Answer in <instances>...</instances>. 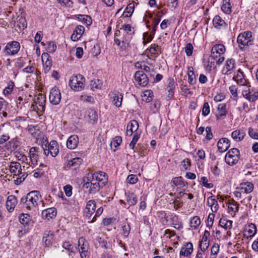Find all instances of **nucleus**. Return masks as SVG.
<instances>
[{
    "label": "nucleus",
    "mask_w": 258,
    "mask_h": 258,
    "mask_svg": "<svg viewBox=\"0 0 258 258\" xmlns=\"http://www.w3.org/2000/svg\"><path fill=\"white\" fill-rule=\"evenodd\" d=\"M43 62L44 71L45 73H48L52 66V60L48 53H43L41 56Z\"/></svg>",
    "instance_id": "14"
},
{
    "label": "nucleus",
    "mask_w": 258,
    "mask_h": 258,
    "mask_svg": "<svg viewBox=\"0 0 258 258\" xmlns=\"http://www.w3.org/2000/svg\"><path fill=\"white\" fill-rule=\"evenodd\" d=\"M79 143V137L76 135L71 136L67 142V147L69 149H75Z\"/></svg>",
    "instance_id": "23"
},
{
    "label": "nucleus",
    "mask_w": 258,
    "mask_h": 258,
    "mask_svg": "<svg viewBox=\"0 0 258 258\" xmlns=\"http://www.w3.org/2000/svg\"><path fill=\"white\" fill-rule=\"evenodd\" d=\"M17 21L18 25L20 29L24 30L27 27V22L25 18L22 16L18 17Z\"/></svg>",
    "instance_id": "46"
},
{
    "label": "nucleus",
    "mask_w": 258,
    "mask_h": 258,
    "mask_svg": "<svg viewBox=\"0 0 258 258\" xmlns=\"http://www.w3.org/2000/svg\"><path fill=\"white\" fill-rule=\"evenodd\" d=\"M253 184L251 182L246 181L241 183L236 189L240 190L243 193L247 194L250 193L253 190Z\"/></svg>",
    "instance_id": "16"
},
{
    "label": "nucleus",
    "mask_w": 258,
    "mask_h": 258,
    "mask_svg": "<svg viewBox=\"0 0 258 258\" xmlns=\"http://www.w3.org/2000/svg\"><path fill=\"white\" fill-rule=\"evenodd\" d=\"M147 97V98L144 99L146 102H149L152 100L153 93L151 90H147L144 92V97Z\"/></svg>",
    "instance_id": "51"
},
{
    "label": "nucleus",
    "mask_w": 258,
    "mask_h": 258,
    "mask_svg": "<svg viewBox=\"0 0 258 258\" xmlns=\"http://www.w3.org/2000/svg\"><path fill=\"white\" fill-rule=\"evenodd\" d=\"M131 38L132 36H130V34H122V37L120 39L121 40L120 45L119 46L120 50H125L130 47V43Z\"/></svg>",
    "instance_id": "15"
},
{
    "label": "nucleus",
    "mask_w": 258,
    "mask_h": 258,
    "mask_svg": "<svg viewBox=\"0 0 258 258\" xmlns=\"http://www.w3.org/2000/svg\"><path fill=\"white\" fill-rule=\"evenodd\" d=\"M200 181L202 182L203 185L206 187L210 188L213 187V183H208V178L205 176L202 177Z\"/></svg>",
    "instance_id": "56"
},
{
    "label": "nucleus",
    "mask_w": 258,
    "mask_h": 258,
    "mask_svg": "<svg viewBox=\"0 0 258 258\" xmlns=\"http://www.w3.org/2000/svg\"><path fill=\"white\" fill-rule=\"evenodd\" d=\"M139 138L140 135H139L138 134L136 133L134 135L133 139L129 145L131 149H134L135 145L136 144Z\"/></svg>",
    "instance_id": "62"
},
{
    "label": "nucleus",
    "mask_w": 258,
    "mask_h": 258,
    "mask_svg": "<svg viewBox=\"0 0 258 258\" xmlns=\"http://www.w3.org/2000/svg\"><path fill=\"white\" fill-rule=\"evenodd\" d=\"M14 83L13 81H10L8 83V86L6 87L3 90V93L5 95H8L11 94L14 89Z\"/></svg>",
    "instance_id": "43"
},
{
    "label": "nucleus",
    "mask_w": 258,
    "mask_h": 258,
    "mask_svg": "<svg viewBox=\"0 0 258 258\" xmlns=\"http://www.w3.org/2000/svg\"><path fill=\"white\" fill-rule=\"evenodd\" d=\"M154 35H152L151 33H150V34L149 35L148 33H144L143 34V37H144V41L143 43L144 44H146L147 43L150 42L153 38Z\"/></svg>",
    "instance_id": "52"
},
{
    "label": "nucleus",
    "mask_w": 258,
    "mask_h": 258,
    "mask_svg": "<svg viewBox=\"0 0 258 258\" xmlns=\"http://www.w3.org/2000/svg\"><path fill=\"white\" fill-rule=\"evenodd\" d=\"M122 142V138L120 136L115 137L113 140L111 142L110 146L111 148L114 146V151H115L116 148L118 147Z\"/></svg>",
    "instance_id": "44"
},
{
    "label": "nucleus",
    "mask_w": 258,
    "mask_h": 258,
    "mask_svg": "<svg viewBox=\"0 0 258 258\" xmlns=\"http://www.w3.org/2000/svg\"><path fill=\"white\" fill-rule=\"evenodd\" d=\"M247 87V89L242 91V95L249 101L254 102L258 99V90L251 87L250 85Z\"/></svg>",
    "instance_id": "8"
},
{
    "label": "nucleus",
    "mask_w": 258,
    "mask_h": 258,
    "mask_svg": "<svg viewBox=\"0 0 258 258\" xmlns=\"http://www.w3.org/2000/svg\"><path fill=\"white\" fill-rule=\"evenodd\" d=\"M56 214L57 210L55 208H48L43 210L42 212V217L48 220L54 218Z\"/></svg>",
    "instance_id": "22"
},
{
    "label": "nucleus",
    "mask_w": 258,
    "mask_h": 258,
    "mask_svg": "<svg viewBox=\"0 0 258 258\" xmlns=\"http://www.w3.org/2000/svg\"><path fill=\"white\" fill-rule=\"evenodd\" d=\"M84 117L89 121L95 122L98 119V115L96 112L92 109H87L84 112Z\"/></svg>",
    "instance_id": "18"
},
{
    "label": "nucleus",
    "mask_w": 258,
    "mask_h": 258,
    "mask_svg": "<svg viewBox=\"0 0 258 258\" xmlns=\"http://www.w3.org/2000/svg\"><path fill=\"white\" fill-rule=\"evenodd\" d=\"M45 96L42 94H39L35 98L31 108L33 110L36 111L38 114H42L45 110Z\"/></svg>",
    "instance_id": "6"
},
{
    "label": "nucleus",
    "mask_w": 258,
    "mask_h": 258,
    "mask_svg": "<svg viewBox=\"0 0 258 258\" xmlns=\"http://www.w3.org/2000/svg\"><path fill=\"white\" fill-rule=\"evenodd\" d=\"M83 162V159L80 157L73 158L69 160L67 164V167L69 168L74 167L75 169L79 168Z\"/></svg>",
    "instance_id": "29"
},
{
    "label": "nucleus",
    "mask_w": 258,
    "mask_h": 258,
    "mask_svg": "<svg viewBox=\"0 0 258 258\" xmlns=\"http://www.w3.org/2000/svg\"><path fill=\"white\" fill-rule=\"evenodd\" d=\"M201 224V220L198 216L194 217L190 220V227L195 229H197Z\"/></svg>",
    "instance_id": "45"
},
{
    "label": "nucleus",
    "mask_w": 258,
    "mask_h": 258,
    "mask_svg": "<svg viewBox=\"0 0 258 258\" xmlns=\"http://www.w3.org/2000/svg\"><path fill=\"white\" fill-rule=\"evenodd\" d=\"M235 67V61L233 58L228 59L223 67L222 72L224 75H229L232 73Z\"/></svg>",
    "instance_id": "13"
},
{
    "label": "nucleus",
    "mask_w": 258,
    "mask_h": 258,
    "mask_svg": "<svg viewBox=\"0 0 258 258\" xmlns=\"http://www.w3.org/2000/svg\"><path fill=\"white\" fill-rule=\"evenodd\" d=\"M30 220V216L27 214H21L19 216V221L23 225L28 224Z\"/></svg>",
    "instance_id": "47"
},
{
    "label": "nucleus",
    "mask_w": 258,
    "mask_h": 258,
    "mask_svg": "<svg viewBox=\"0 0 258 258\" xmlns=\"http://www.w3.org/2000/svg\"><path fill=\"white\" fill-rule=\"evenodd\" d=\"M225 50V47L223 44H218L214 45L211 49V54L209 58L211 59V63H213L214 65L216 61L217 64H221L225 59L223 55Z\"/></svg>",
    "instance_id": "3"
},
{
    "label": "nucleus",
    "mask_w": 258,
    "mask_h": 258,
    "mask_svg": "<svg viewBox=\"0 0 258 258\" xmlns=\"http://www.w3.org/2000/svg\"><path fill=\"white\" fill-rule=\"evenodd\" d=\"M193 251V246L191 242H187L181 247L180 255L184 256H188Z\"/></svg>",
    "instance_id": "21"
},
{
    "label": "nucleus",
    "mask_w": 258,
    "mask_h": 258,
    "mask_svg": "<svg viewBox=\"0 0 258 258\" xmlns=\"http://www.w3.org/2000/svg\"><path fill=\"white\" fill-rule=\"evenodd\" d=\"M126 201L130 206H134L137 202V198L136 195L131 192H127L126 194Z\"/></svg>",
    "instance_id": "34"
},
{
    "label": "nucleus",
    "mask_w": 258,
    "mask_h": 258,
    "mask_svg": "<svg viewBox=\"0 0 258 258\" xmlns=\"http://www.w3.org/2000/svg\"><path fill=\"white\" fill-rule=\"evenodd\" d=\"M41 147L44 154L47 156L50 154L52 157H56L59 153V146L56 141L52 140L48 143L46 139L42 144Z\"/></svg>",
    "instance_id": "4"
},
{
    "label": "nucleus",
    "mask_w": 258,
    "mask_h": 258,
    "mask_svg": "<svg viewBox=\"0 0 258 258\" xmlns=\"http://www.w3.org/2000/svg\"><path fill=\"white\" fill-rule=\"evenodd\" d=\"M9 106V103L7 101L2 98H0V114H2L5 117L7 116V110Z\"/></svg>",
    "instance_id": "32"
},
{
    "label": "nucleus",
    "mask_w": 258,
    "mask_h": 258,
    "mask_svg": "<svg viewBox=\"0 0 258 258\" xmlns=\"http://www.w3.org/2000/svg\"><path fill=\"white\" fill-rule=\"evenodd\" d=\"M193 49L192 45L190 43H187L184 47L186 54L188 56L191 55L193 52Z\"/></svg>",
    "instance_id": "53"
},
{
    "label": "nucleus",
    "mask_w": 258,
    "mask_h": 258,
    "mask_svg": "<svg viewBox=\"0 0 258 258\" xmlns=\"http://www.w3.org/2000/svg\"><path fill=\"white\" fill-rule=\"evenodd\" d=\"M213 25L217 28H220L221 27L225 26V22L219 16H216L213 20Z\"/></svg>",
    "instance_id": "40"
},
{
    "label": "nucleus",
    "mask_w": 258,
    "mask_h": 258,
    "mask_svg": "<svg viewBox=\"0 0 258 258\" xmlns=\"http://www.w3.org/2000/svg\"><path fill=\"white\" fill-rule=\"evenodd\" d=\"M85 79L80 74L73 76L69 81V86L75 91H81L85 87Z\"/></svg>",
    "instance_id": "5"
},
{
    "label": "nucleus",
    "mask_w": 258,
    "mask_h": 258,
    "mask_svg": "<svg viewBox=\"0 0 258 258\" xmlns=\"http://www.w3.org/2000/svg\"><path fill=\"white\" fill-rule=\"evenodd\" d=\"M245 133L243 131L240 130H235L232 132L231 137L233 140L236 141H242L244 137Z\"/></svg>",
    "instance_id": "37"
},
{
    "label": "nucleus",
    "mask_w": 258,
    "mask_h": 258,
    "mask_svg": "<svg viewBox=\"0 0 258 258\" xmlns=\"http://www.w3.org/2000/svg\"><path fill=\"white\" fill-rule=\"evenodd\" d=\"M149 50L151 54L155 55L156 57L161 53L160 46L155 44H152L149 48Z\"/></svg>",
    "instance_id": "41"
},
{
    "label": "nucleus",
    "mask_w": 258,
    "mask_h": 258,
    "mask_svg": "<svg viewBox=\"0 0 258 258\" xmlns=\"http://www.w3.org/2000/svg\"><path fill=\"white\" fill-rule=\"evenodd\" d=\"M188 82L190 85H194L196 83V78L192 67L188 68Z\"/></svg>",
    "instance_id": "39"
},
{
    "label": "nucleus",
    "mask_w": 258,
    "mask_h": 258,
    "mask_svg": "<svg viewBox=\"0 0 258 258\" xmlns=\"http://www.w3.org/2000/svg\"><path fill=\"white\" fill-rule=\"evenodd\" d=\"M122 229L123 236L127 237L128 235L131 230V227L129 224L128 223H125L124 225L122 226Z\"/></svg>",
    "instance_id": "58"
},
{
    "label": "nucleus",
    "mask_w": 258,
    "mask_h": 258,
    "mask_svg": "<svg viewBox=\"0 0 258 258\" xmlns=\"http://www.w3.org/2000/svg\"><path fill=\"white\" fill-rule=\"evenodd\" d=\"M210 111V106L208 102H205L202 108V114L206 116H207Z\"/></svg>",
    "instance_id": "55"
},
{
    "label": "nucleus",
    "mask_w": 258,
    "mask_h": 258,
    "mask_svg": "<svg viewBox=\"0 0 258 258\" xmlns=\"http://www.w3.org/2000/svg\"><path fill=\"white\" fill-rule=\"evenodd\" d=\"M238 205L236 203L234 202L231 204H230L228 206V210L229 212H233L234 213H236L238 211Z\"/></svg>",
    "instance_id": "59"
},
{
    "label": "nucleus",
    "mask_w": 258,
    "mask_h": 258,
    "mask_svg": "<svg viewBox=\"0 0 258 258\" xmlns=\"http://www.w3.org/2000/svg\"><path fill=\"white\" fill-rule=\"evenodd\" d=\"M171 184L172 186H180L181 187H183L187 184V183H185L181 176H178L173 178L171 181Z\"/></svg>",
    "instance_id": "36"
},
{
    "label": "nucleus",
    "mask_w": 258,
    "mask_h": 258,
    "mask_svg": "<svg viewBox=\"0 0 258 258\" xmlns=\"http://www.w3.org/2000/svg\"><path fill=\"white\" fill-rule=\"evenodd\" d=\"M61 98V93L58 88L54 87L52 88L49 97L50 103L53 105H57L59 103Z\"/></svg>",
    "instance_id": "10"
},
{
    "label": "nucleus",
    "mask_w": 258,
    "mask_h": 258,
    "mask_svg": "<svg viewBox=\"0 0 258 258\" xmlns=\"http://www.w3.org/2000/svg\"><path fill=\"white\" fill-rule=\"evenodd\" d=\"M233 79L240 86H248L249 85V83L245 79L243 73L240 70L238 71L237 75L234 76Z\"/></svg>",
    "instance_id": "19"
},
{
    "label": "nucleus",
    "mask_w": 258,
    "mask_h": 258,
    "mask_svg": "<svg viewBox=\"0 0 258 258\" xmlns=\"http://www.w3.org/2000/svg\"><path fill=\"white\" fill-rule=\"evenodd\" d=\"M135 79L138 84L142 87L147 86L149 83L148 78L143 71H139L136 72Z\"/></svg>",
    "instance_id": "12"
},
{
    "label": "nucleus",
    "mask_w": 258,
    "mask_h": 258,
    "mask_svg": "<svg viewBox=\"0 0 258 258\" xmlns=\"http://www.w3.org/2000/svg\"><path fill=\"white\" fill-rule=\"evenodd\" d=\"M252 33L250 31H245L239 34L237 42L240 49H243L245 46L252 44Z\"/></svg>",
    "instance_id": "7"
},
{
    "label": "nucleus",
    "mask_w": 258,
    "mask_h": 258,
    "mask_svg": "<svg viewBox=\"0 0 258 258\" xmlns=\"http://www.w3.org/2000/svg\"><path fill=\"white\" fill-rule=\"evenodd\" d=\"M96 209V202L94 200H89L86 204L85 210L84 215L88 221L91 220L92 215L94 213Z\"/></svg>",
    "instance_id": "11"
},
{
    "label": "nucleus",
    "mask_w": 258,
    "mask_h": 258,
    "mask_svg": "<svg viewBox=\"0 0 258 258\" xmlns=\"http://www.w3.org/2000/svg\"><path fill=\"white\" fill-rule=\"evenodd\" d=\"M134 8L135 5L134 3L129 4L123 12V16L124 17H130L134 11Z\"/></svg>",
    "instance_id": "42"
},
{
    "label": "nucleus",
    "mask_w": 258,
    "mask_h": 258,
    "mask_svg": "<svg viewBox=\"0 0 258 258\" xmlns=\"http://www.w3.org/2000/svg\"><path fill=\"white\" fill-rule=\"evenodd\" d=\"M230 1V0H223V4L221 6L222 11L227 14L231 13V6Z\"/></svg>",
    "instance_id": "38"
},
{
    "label": "nucleus",
    "mask_w": 258,
    "mask_h": 258,
    "mask_svg": "<svg viewBox=\"0 0 258 258\" xmlns=\"http://www.w3.org/2000/svg\"><path fill=\"white\" fill-rule=\"evenodd\" d=\"M229 91L234 98H236L237 97V87L236 86L232 85L230 86Z\"/></svg>",
    "instance_id": "63"
},
{
    "label": "nucleus",
    "mask_w": 258,
    "mask_h": 258,
    "mask_svg": "<svg viewBox=\"0 0 258 258\" xmlns=\"http://www.w3.org/2000/svg\"><path fill=\"white\" fill-rule=\"evenodd\" d=\"M160 21V18L158 17H156L153 19V26L152 29L151 31V34H152V35H155L156 31V28H157V26L159 24Z\"/></svg>",
    "instance_id": "49"
},
{
    "label": "nucleus",
    "mask_w": 258,
    "mask_h": 258,
    "mask_svg": "<svg viewBox=\"0 0 258 258\" xmlns=\"http://www.w3.org/2000/svg\"><path fill=\"white\" fill-rule=\"evenodd\" d=\"M248 133L252 139L258 140V131L251 127L248 128Z\"/></svg>",
    "instance_id": "48"
},
{
    "label": "nucleus",
    "mask_w": 258,
    "mask_h": 258,
    "mask_svg": "<svg viewBox=\"0 0 258 258\" xmlns=\"http://www.w3.org/2000/svg\"><path fill=\"white\" fill-rule=\"evenodd\" d=\"M40 192L33 190L29 192L26 196L21 199V203L24 208L31 210L35 208L38 205V202L41 200Z\"/></svg>",
    "instance_id": "2"
},
{
    "label": "nucleus",
    "mask_w": 258,
    "mask_h": 258,
    "mask_svg": "<svg viewBox=\"0 0 258 258\" xmlns=\"http://www.w3.org/2000/svg\"><path fill=\"white\" fill-rule=\"evenodd\" d=\"M25 98H26V95H25ZM16 102L18 107L22 108V105H24L25 104H27L28 101L26 98H24L22 96H19L18 97Z\"/></svg>",
    "instance_id": "50"
},
{
    "label": "nucleus",
    "mask_w": 258,
    "mask_h": 258,
    "mask_svg": "<svg viewBox=\"0 0 258 258\" xmlns=\"http://www.w3.org/2000/svg\"><path fill=\"white\" fill-rule=\"evenodd\" d=\"M84 30V27L83 26H77L71 36L72 40L73 41H76L78 40L83 34Z\"/></svg>",
    "instance_id": "24"
},
{
    "label": "nucleus",
    "mask_w": 258,
    "mask_h": 258,
    "mask_svg": "<svg viewBox=\"0 0 258 258\" xmlns=\"http://www.w3.org/2000/svg\"><path fill=\"white\" fill-rule=\"evenodd\" d=\"M17 203V200L15 196H9L6 202L7 209L9 212H12L14 211Z\"/></svg>",
    "instance_id": "20"
},
{
    "label": "nucleus",
    "mask_w": 258,
    "mask_h": 258,
    "mask_svg": "<svg viewBox=\"0 0 258 258\" xmlns=\"http://www.w3.org/2000/svg\"><path fill=\"white\" fill-rule=\"evenodd\" d=\"M10 172L13 173L14 175L18 176L22 174L21 166L19 162H11L9 166Z\"/></svg>",
    "instance_id": "25"
},
{
    "label": "nucleus",
    "mask_w": 258,
    "mask_h": 258,
    "mask_svg": "<svg viewBox=\"0 0 258 258\" xmlns=\"http://www.w3.org/2000/svg\"><path fill=\"white\" fill-rule=\"evenodd\" d=\"M107 176L102 171L88 173L83 177V187L86 192L94 194L99 191L107 182Z\"/></svg>",
    "instance_id": "1"
},
{
    "label": "nucleus",
    "mask_w": 258,
    "mask_h": 258,
    "mask_svg": "<svg viewBox=\"0 0 258 258\" xmlns=\"http://www.w3.org/2000/svg\"><path fill=\"white\" fill-rule=\"evenodd\" d=\"M54 235L51 232L45 231L43 236V241L46 246L52 245L54 240Z\"/></svg>",
    "instance_id": "26"
},
{
    "label": "nucleus",
    "mask_w": 258,
    "mask_h": 258,
    "mask_svg": "<svg viewBox=\"0 0 258 258\" xmlns=\"http://www.w3.org/2000/svg\"><path fill=\"white\" fill-rule=\"evenodd\" d=\"M240 159V157L234 156L230 153H226L225 157V162L229 166H233L237 164Z\"/></svg>",
    "instance_id": "28"
},
{
    "label": "nucleus",
    "mask_w": 258,
    "mask_h": 258,
    "mask_svg": "<svg viewBox=\"0 0 258 258\" xmlns=\"http://www.w3.org/2000/svg\"><path fill=\"white\" fill-rule=\"evenodd\" d=\"M139 127L138 122L135 120H131L127 125L126 133L127 135H132L134 132L137 131Z\"/></svg>",
    "instance_id": "27"
},
{
    "label": "nucleus",
    "mask_w": 258,
    "mask_h": 258,
    "mask_svg": "<svg viewBox=\"0 0 258 258\" xmlns=\"http://www.w3.org/2000/svg\"><path fill=\"white\" fill-rule=\"evenodd\" d=\"M247 232L249 234V236H253L256 232V228L255 225L251 224L250 225H249V229L247 230Z\"/></svg>",
    "instance_id": "61"
},
{
    "label": "nucleus",
    "mask_w": 258,
    "mask_h": 258,
    "mask_svg": "<svg viewBox=\"0 0 258 258\" xmlns=\"http://www.w3.org/2000/svg\"><path fill=\"white\" fill-rule=\"evenodd\" d=\"M81 19L84 24H86L87 25H90L92 23L91 18L88 15H80Z\"/></svg>",
    "instance_id": "60"
},
{
    "label": "nucleus",
    "mask_w": 258,
    "mask_h": 258,
    "mask_svg": "<svg viewBox=\"0 0 258 258\" xmlns=\"http://www.w3.org/2000/svg\"><path fill=\"white\" fill-rule=\"evenodd\" d=\"M58 3L60 4L61 6L68 7H72L73 3L71 0H57Z\"/></svg>",
    "instance_id": "54"
},
{
    "label": "nucleus",
    "mask_w": 258,
    "mask_h": 258,
    "mask_svg": "<svg viewBox=\"0 0 258 258\" xmlns=\"http://www.w3.org/2000/svg\"><path fill=\"white\" fill-rule=\"evenodd\" d=\"M217 147L220 152H224L230 147V141L226 138H221L218 142Z\"/></svg>",
    "instance_id": "17"
},
{
    "label": "nucleus",
    "mask_w": 258,
    "mask_h": 258,
    "mask_svg": "<svg viewBox=\"0 0 258 258\" xmlns=\"http://www.w3.org/2000/svg\"><path fill=\"white\" fill-rule=\"evenodd\" d=\"M207 204L211 207V210L213 212H216L218 209L219 206L217 201L213 198V197H210L207 199Z\"/></svg>",
    "instance_id": "33"
},
{
    "label": "nucleus",
    "mask_w": 258,
    "mask_h": 258,
    "mask_svg": "<svg viewBox=\"0 0 258 258\" xmlns=\"http://www.w3.org/2000/svg\"><path fill=\"white\" fill-rule=\"evenodd\" d=\"M114 96L112 97V102L114 106L117 107H119L121 106L123 95L122 94L117 92L114 93Z\"/></svg>",
    "instance_id": "30"
},
{
    "label": "nucleus",
    "mask_w": 258,
    "mask_h": 258,
    "mask_svg": "<svg viewBox=\"0 0 258 258\" xmlns=\"http://www.w3.org/2000/svg\"><path fill=\"white\" fill-rule=\"evenodd\" d=\"M20 49V43L16 41H13L7 43L4 49V52L8 55L17 54Z\"/></svg>",
    "instance_id": "9"
},
{
    "label": "nucleus",
    "mask_w": 258,
    "mask_h": 258,
    "mask_svg": "<svg viewBox=\"0 0 258 258\" xmlns=\"http://www.w3.org/2000/svg\"><path fill=\"white\" fill-rule=\"evenodd\" d=\"M78 245L80 246L81 250H87V246L85 244V239L83 237H81L78 240Z\"/></svg>",
    "instance_id": "57"
},
{
    "label": "nucleus",
    "mask_w": 258,
    "mask_h": 258,
    "mask_svg": "<svg viewBox=\"0 0 258 258\" xmlns=\"http://www.w3.org/2000/svg\"><path fill=\"white\" fill-rule=\"evenodd\" d=\"M227 114V110L226 108L225 104H220L218 106V113L216 114V118L217 120H220L222 118L223 116H226Z\"/></svg>",
    "instance_id": "31"
},
{
    "label": "nucleus",
    "mask_w": 258,
    "mask_h": 258,
    "mask_svg": "<svg viewBox=\"0 0 258 258\" xmlns=\"http://www.w3.org/2000/svg\"><path fill=\"white\" fill-rule=\"evenodd\" d=\"M219 225L225 229H230L232 226V221L226 218H221L219 221Z\"/></svg>",
    "instance_id": "35"
},
{
    "label": "nucleus",
    "mask_w": 258,
    "mask_h": 258,
    "mask_svg": "<svg viewBox=\"0 0 258 258\" xmlns=\"http://www.w3.org/2000/svg\"><path fill=\"white\" fill-rule=\"evenodd\" d=\"M181 165L185 170H187L191 166V162L189 159L186 158L181 162Z\"/></svg>",
    "instance_id": "64"
}]
</instances>
